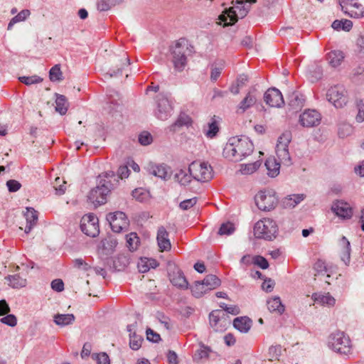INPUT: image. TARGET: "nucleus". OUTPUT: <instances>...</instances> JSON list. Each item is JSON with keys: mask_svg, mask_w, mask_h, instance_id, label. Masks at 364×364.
Instances as JSON below:
<instances>
[{"mask_svg": "<svg viewBox=\"0 0 364 364\" xmlns=\"http://www.w3.org/2000/svg\"><path fill=\"white\" fill-rule=\"evenodd\" d=\"M254 149L252 142L245 136H234L229 139L223 149V154L231 161H240L250 155Z\"/></svg>", "mask_w": 364, "mask_h": 364, "instance_id": "nucleus-1", "label": "nucleus"}, {"mask_svg": "<svg viewBox=\"0 0 364 364\" xmlns=\"http://www.w3.org/2000/svg\"><path fill=\"white\" fill-rule=\"evenodd\" d=\"M257 0H236L235 4L225 10L219 16V19L227 26L234 24L239 18H242L248 14L252 4Z\"/></svg>", "mask_w": 364, "mask_h": 364, "instance_id": "nucleus-2", "label": "nucleus"}, {"mask_svg": "<svg viewBox=\"0 0 364 364\" xmlns=\"http://www.w3.org/2000/svg\"><path fill=\"white\" fill-rule=\"evenodd\" d=\"M191 46L183 38L179 39L171 49V62L176 71L181 72L187 64V56L191 53Z\"/></svg>", "mask_w": 364, "mask_h": 364, "instance_id": "nucleus-3", "label": "nucleus"}, {"mask_svg": "<svg viewBox=\"0 0 364 364\" xmlns=\"http://www.w3.org/2000/svg\"><path fill=\"white\" fill-rule=\"evenodd\" d=\"M114 186L115 184L109 181L102 178V176L97 178V186L91 189L87 195L88 200L95 206L105 204L107 202V195Z\"/></svg>", "mask_w": 364, "mask_h": 364, "instance_id": "nucleus-4", "label": "nucleus"}, {"mask_svg": "<svg viewBox=\"0 0 364 364\" xmlns=\"http://www.w3.org/2000/svg\"><path fill=\"white\" fill-rule=\"evenodd\" d=\"M278 227L276 222L270 218H263L254 226V235L257 238L272 240L276 237Z\"/></svg>", "mask_w": 364, "mask_h": 364, "instance_id": "nucleus-5", "label": "nucleus"}, {"mask_svg": "<svg viewBox=\"0 0 364 364\" xmlns=\"http://www.w3.org/2000/svg\"><path fill=\"white\" fill-rule=\"evenodd\" d=\"M328 346L333 351L344 355L349 353L351 350L349 337L340 331L333 332L328 336Z\"/></svg>", "mask_w": 364, "mask_h": 364, "instance_id": "nucleus-6", "label": "nucleus"}, {"mask_svg": "<svg viewBox=\"0 0 364 364\" xmlns=\"http://www.w3.org/2000/svg\"><path fill=\"white\" fill-rule=\"evenodd\" d=\"M192 178L198 182H206L213 178L212 167L207 163L192 162L188 168Z\"/></svg>", "mask_w": 364, "mask_h": 364, "instance_id": "nucleus-7", "label": "nucleus"}, {"mask_svg": "<svg viewBox=\"0 0 364 364\" xmlns=\"http://www.w3.org/2000/svg\"><path fill=\"white\" fill-rule=\"evenodd\" d=\"M155 117L164 121L168 119L173 113V107L172 100L164 94H159L156 97Z\"/></svg>", "mask_w": 364, "mask_h": 364, "instance_id": "nucleus-8", "label": "nucleus"}, {"mask_svg": "<svg viewBox=\"0 0 364 364\" xmlns=\"http://www.w3.org/2000/svg\"><path fill=\"white\" fill-rule=\"evenodd\" d=\"M257 208L263 211L274 209L278 203L275 193L272 191H261L255 197Z\"/></svg>", "mask_w": 364, "mask_h": 364, "instance_id": "nucleus-9", "label": "nucleus"}, {"mask_svg": "<svg viewBox=\"0 0 364 364\" xmlns=\"http://www.w3.org/2000/svg\"><path fill=\"white\" fill-rule=\"evenodd\" d=\"M347 92L341 85L330 87L326 92L327 100L336 108H342L348 102Z\"/></svg>", "mask_w": 364, "mask_h": 364, "instance_id": "nucleus-10", "label": "nucleus"}, {"mask_svg": "<svg viewBox=\"0 0 364 364\" xmlns=\"http://www.w3.org/2000/svg\"><path fill=\"white\" fill-rule=\"evenodd\" d=\"M80 230L87 236L96 237L100 232L98 218L92 213L85 215L80 220Z\"/></svg>", "mask_w": 364, "mask_h": 364, "instance_id": "nucleus-11", "label": "nucleus"}, {"mask_svg": "<svg viewBox=\"0 0 364 364\" xmlns=\"http://www.w3.org/2000/svg\"><path fill=\"white\" fill-rule=\"evenodd\" d=\"M107 220L114 232H121L128 228L129 220L123 212L110 213L107 215Z\"/></svg>", "mask_w": 364, "mask_h": 364, "instance_id": "nucleus-12", "label": "nucleus"}, {"mask_svg": "<svg viewBox=\"0 0 364 364\" xmlns=\"http://www.w3.org/2000/svg\"><path fill=\"white\" fill-rule=\"evenodd\" d=\"M321 119V114L316 109H306L299 117V123L304 127L318 126Z\"/></svg>", "mask_w": 364, "mask_h": 364, "instance_id": "nucleus-13", "label": "nucleus"}, {"mask_svg": "<svg viewBox=\"0 0 364 364\" xmlns=\"http://www.w3.org/2000/svg\"><path fill=\"white\" fill-rule=\"evenodd\" d=\"M343 1H341V10L352 18L364 17V0L361 2L353 1L343 4Z\"/></svg>", "mask_w": 364, "mask_h": 364, "instance_id": "nucleus-14", "label": "nucleus"}, {"mask_svg": "<svg viewBox=\"0 0 364 364\" xmlns=\"http://www.w3.org/2000/svg\"><path fill=\"white\" fill-rule=\"evenodd\" d=\"M264 101L272 107H281L284 104L282 92L275 87L269 88L264 92Z\"/></svg>", "mask_w": 364, "mask_h": 364, "instance_id": "nucleus-15", "label": "nucleus"}, {"mask_svg": "<svg viewBox=\"0 0 364 364\" xmlns=\"http://www.w3.org/2000/svg\"><path fill=\"white\" fill-rule=\"evenodd\" d=\"M256 92L257 89L255 87H252L250 89L244 99L237 105V113L243 114L255 105L257 102Z\"/></svg>", "mask_w": 364, "mask_h": 364, "instance_id": "nucleus-16", "label": "nucleus"}, {"mask_svg": "<svg viewBox=\"0 0 364 364\" xmlns=\"http://www.w3.org/2000/svg\"><path fill=\"white\" fill-rule=\"evenodd\" d=\"M331 210L338 216L343 218H350L353 212L349 204L342 200H336L333 203Z\"/></svg>", "mask_w": 364, "mask_h": 364, "instance_id": "nucleus-17", "label": "nucleus"}, {"mask_svg": "<svg viewBox=\"0 0 364 364\" xmlns=\"http://www.w3.org/2000/svg\"><path fill=\"white\" fill-rule=\"evenodd\" d=\"M171 282L178 288L187 289L188 288V282L186 280L183 272L177 267H174L173 269L168 273Z\"/></svg>", "mask_w": 364, "mask_h": 364, "instance_id": "nucleus-18", "label": "nucleus"}, {"mask_svg": "<svg viewBox=\"0 0 364 364\" xmlns=\"http://www.w3.org/2000/svg\"><path fill=\"white\" fill-rule=\"evenodd\" d=\"M146 169L150 174L164 180H167L171 177L170 168L165 164H149Z\"/></svg>", "mask_w": 364, "mask_h": 364, "instance_id": "nucleus-19", "label": "nucleus"}, {"mask_svg": "<svg viewBox=\"0 0 364 364\" xmlns=\"http://www.w3.org/2000/svg\"><path fill=\"white\" fill-rule=\"evenodd\" d=\"M156 239L161 251H167L171 249V245L168 239V232L164 226L159 228Z\"/></svg>", "mask_w": 364, "mask_h": 364, "instance_id": "nucleus-20", "label": "nucleus"}, {"mask_svg": "<svg viewBox=\"0 0 364 364\" xmlns=\"http://www.w3.org/2000/svg\"><path fill=\"white\" fill-rule=\"evenodd\" d=\"M339 245L341 247V260L348 265L350 261V244L348 240L345 237L342 236L339 241Z\"/></svg>", "mask_w": 364, "mask_h": 364, "instance_id": "nucleus-21", "label": "nucleus"}, {"mask_svg": "<svg viewBox=\"0 0 364 364\" xmlns=\"http://www.w3.org/2000/svg\"><path fill=\"white\" fill-rule=\"evenodd\" d=\"M288 105L294 110L300 109L304 105L305 98L304 95L298 92H294L288 96Z\"/></svg>", "mask_w": 364, "mask_h": 364, "instance_id": "nucleus-22", "label": "nucleus"}, {"mask_svg": "<svg viewBox=\"0 0 364 364\" xmlns=\"http://www.w3.org/2000/svg\"><path fill=\"white\" fill-rule=\"evenodd\" d=\"M311 298L316 303L323 306H333L336 304V299L329 293L325 294L314 293Z\"/></svg>", "mask_w": 364, "mask_h": 364, "instance_id": "nucleus-23", "label": "nucleus"}, {"mask_svg": "<svg viewBox=\"0 0 364 364\" xmlns=\"http://www.w3.org/2000/svg\"><path fill=\"white\" fill-rule=\"evenodd\" d=\"M25 217L27 224L24 231L26 233H28L31 232L33 226H35L37 223V212L33 208H27L26 213H25Z\"/></svg>", "mask_w": 364, "mask_h": 364, "instance_id": "nucleus-24", "label": "nucleus"}, {"mask_svg": "<svg viewBox=\"0 0 364 364\" xmlns=\"http://www.w3.org/2000/svg\"><path fill=\"white\" fill-rule=\"evenodd\" d=\"M252 326V321L246 317H237L233 321V326L242 333H247Z\"/></svg>", "mask_w": 364, "mask_h": 364, "instance_id": "nucleus-25", "label": "nucleus"}, {"mask_svg": "<svg viewBox=\"0 0 364 364\" xmlns=\"http://www.w3.org/2000/svg\"><path fill=\"white\" fill-rule=\"evenodd\" d=\"M267 305L270 312L282 314L284 311V306L279 296H274L267 301Z\"/></svg>", "mask_w": 364, "mask_h": 364, "instance_id": "nucleus-26", "label": "nucleus"}, {"mask_svg": "<svg viewBox=\"0 0 364 364\" xmlns=\"http://www.w3.org/2000/svg\"><path fill=\"white\" fill-rule=\"evenodd\" d=\"M343 59L344 55L341 50H332L329 52L326 56L328 64L333 68L340 65Z\"/></svg>", "mask_w": 364, "mask_h": 364, "instance_id": "nucleus-27", "label": "nucleus"}, {"mask_svg": "<svg viewBox=\"0 0 364 364\" xmlns=\"http://www.w3.org/2000/svg\"><path fill=\"white\" fill-rule=\"evenodd\" d=\"M304 199L303 194L289 195L282 200V205L284 208H293Z\"/></svg>", "mask_w": 364, "mask_h": 364, "instance_id": "nucleus-28", "label": "nucleus"}, {"mask_svg": "<svg viewBox=\"0 0 364 364\" xmlns=\"http://www.w3.org/2000/svg\"><path fill=\"white\" fill-rule=\"evenodd\" d=\"M191 117L185 113H181L178 116L177 120L169 127L171 132H175L177 131V128H180L183 126H189L191 124Z\"/></svg>", "mask_w": 364, "mask_h": 364, "instance_id": "nucleus-29", "label": "nucleus"}, {"mask_svg": "<svg viewBox=\"0 0 364 364\" xmlns=\"http://www.w3.org/2000/svg\"><path fill=\"white\" fill-rule=\"evenodd\" d=\"M267 174L271 177H275L279 173L280 164L274 158H268L265 161Z\"/></svg>", "mask_w": 364, "mask_h": 364, "instance_id": "nucleus-30", "label": "nucleus"}, {"mask_svg": "<svg viewBox=\"0 0 364 364\" xmlns=\"http://www.w3.org/2000/svg\"><path fill=\"white\" fill-rule=\"evenodd\" d=\"M5 279L9 282V285L14 289L22 288L26 285V279L18 274L9 275Z\"/></svg>", "mask_w": 364, "mask_h": 364, "instance_id": "nucleus-31", "label": "nucleus"}, {"mask_svg": "<svg viewBox=\"0 0 364 364\" xmlns=\"http://www.w3.org/2000/svg\"><path fill=\"white\" fill-rule=\"evenodd\" d=\"M159 266V262L154 259L144 258L141 259L138 264V269L140 272L145 273L151 268H156Z\"/></svg>", "mask_w": 364, "mask_h": 364, "instance_id": "nucleus-32", "label": "nucleus"}, {"mask_svg": "<svg viewBox=\"0 0 364 364\" xmlns=\"http://www.w3.org/2000/svg\"><path fill=\"white\" fill-rule=\"evenodd\" d=\"M55 99V111L60 113L61 115L65 114L68 108V103L65 96L63 95L56 94Z\"/></svg>", "mask_w": 364, "mask_h": 364, "instance_id": "nucleus-33", "label": "nucleus"}, {"mask_svg": "<svg viewBox=\"0 0 364 364\" xmlns=\"http://www.w3.org/2000/svg\"><path fill=\"white\" fill-rule=\"evenodd\" d=\"M201 282L208 291L214 289L220 285V279L213 274L207 275Z\"/></svg>", "mask_w": 364, "mask_h": 364, "instance_id": "nucleus-34", "label": "nucleus"}, {"mask_svg": "<svg viewBox=\"0 0 364 364\" xmlns=\"http://www.w3.org/2000/svg\"><path fill=\"white\" fill-rule=\"evenodd\" d=\"M75 321V316L72 314H58L54 316V322L60 326H65L71 324Z\"/></svg>", "mask_w": 364, "mask_h": 364, "instance_id": "nucleus-35", "label": "nucleus"}, {"mask_svg": "<svg viewBox=\"0 0 364 364\" xmlns=\"http://www.w3.org/2000/svg\"><path fill=\"white\" fill-rule=\"evenodd\" d=\"M276 152L279 159L281 161L282 163L287 166H289L291 164V157L288 147L276 146Z\"/></svg>", "mask_w": 364, "mask_h": 364, "instance_id": "nucleus-36", "label": "nucleus"}, {"mask_svg": "<svg viewBox=\"0 0 364 364\" xmlns=\"http://www.w3.org/2000/svg\"><path fill=\"white\" fill-rule=\"evenodd\" d=\"M220 314H222V310H213L209 314L210 325L215 331H220L219 328H222Z\"/></svg>", "mask_w": 364, "mask_h": 364, "instance_id": "nucleus-37", "label": "nucleus"}, {"mask_svg": "<svg viewBox=\"0 0 364 364\" xmlns=\"http://www.w3.org/2000/svg\"><path fill=\"white\" fill-rule=\"evenodd\" d=\"M174 178L181 185L187 186L191 181L192 176L188 171L181 169L174 175Z\"/></svg>", "mask_w": 364, "mask_h": 364, "instance_id": "nucleus-38", "label": "nucleus"}, {"mask_svg": "<svg viewBox=\"0 0 364 364\" xmlns=\"http://www.w3.org/2000/svg\"><path fill=\"white\" fill-rule=\"evenodd\" d=\"M331 26L334 30L336 31L343 30L346 31H348L351 29L353 26V23L351 21L348 19L335 20L332 23Z\"/></svg>", "mask_w": 364, "mask_h": 364, "instance_id": "nucleus-39", "label": "nucleus"}, {"mask_svg": "<svg viewBox=\"0 0 364 364\" xmlns=\"http://www.w3.org/2000/svg\"><path fill=\"white\" fill-rule=\"evenodd\" d=\"M123 0H100L97 2V9L100 11H105L110 9L112 6L122 2Z\"/></svg>", "mask_w": 364, "mask_h": 364, "instance_id": "nucleus-40", "label": "nucleus"}, {"mask_svg": "<svg viewBox=\"0 0 364 364\" xmlns=\"http://www.w3.org/2000/svg\"><path fill=\"white\" fill-rule=\"evenodd\" d=\"M127 247L131 251H134L137 249L139 243V238L137 236L136 232H131L129 235H127Z\"/></svg>", "mask_w": 364, "mask_h": 364, "instance_id": "nucleus-41", "label": "nucleus"}, {"mask_svg": "<svg viewBox=\"0 0 364 364\" xmlns=\"http://www.w3.org/2000/svg\"><path fill=\"white\" fill-rule=\"evenodd\" d=\"M191 291L193 295L196 298L201 297L205 294L208 290L204 287L201 281L195 282L194 284L191 287Z\"/></svg>", "mask_w": 364, "mask_h": 364, "instance_id": "nucleus-42", "label": "nucleus"}, {"mask_svg": "<svg viewBox=\"0 0 364 364\" xmlns=\"http://www.w3.org/2000/svg\"><path fill=\"white\" fill-rule=\"evenodd\" d=\"M261 163L259 161H257L252 164H242L240 171L243 174H251L257 171Z\"/></svg>", "mask_w": 364, "mask_h": 364, "instance_id": "nucleus-43", "label": "nucleus"}, {"mask_svg": "<svg viewBox=\"0 0 364 364\" xmlns=\"http://www.w3.org/2000/svg\"><path fill=\"white\" fill-rule=\"evenodd\" d=\"M129 346L130 348L134 350L139 349L143 341V338L141 336H138L136 332H133V334H129Z\"/></svg>", "mask_w": 364, "mask_h": 364, "instance_id": "nucleus-44", "label": "nucleus"}, {"mask_svg": "<svg viewBox=\"0 0 364 364\" xmlns=\"http://www.w3.org/2000/svg\"><path fill=\"white\" fill-rule=\"evenodd\" d=\"M291 141V133L289 131L284 132L278 139L277 146L288 147Z\"/></svg>", "mask_w": 364, "mask_h": 364, "instance_id": "nucleus-45", "label": "nucleus"}, {"mask_svg": "<svg viewBox=\"0 0 364 364\" xmlns=\"http://www.w3.org/2000/svg\"><path fill=\"white\" fill-rule=\"evenodd\" d=\"M235 231L234 225L232 223L228 222L225 223H223L219 230L218 234L220 235H230Z\"/></svg>", "mask_w": 364, "mask_h": 364, "instance_id": "nucleus-46", "label": "nucleus"}, {"mask_svg": "<svg viewBox=\"0 0 364 364\" xmlns=\"http://www.w3.org/2000/svg\"><path fill=\"white\" fill-rule=\"evenodd\" d=\"M62 75L59 65H54L49 72L50 80L53 82L62 80Z\"/></svg>", "mask_w": 364, "mask_h": 364, "instance_id": "nucleus-47", "label": "nucleus"}, {"mask_svg": "<svg viewBox=\"0 0 364 364\" xmlns=\"http://www.w3.org/2000/svg\"><path fill=\"white\" fill-rule=\"evenodd\" d=\"M314 270L316 272L315 276L316 275H323L325 273L328 272V269L326 264V262L322 259H318L314 264Z\"/></svg>", "mask_w": 364, "mask_h": 364, "instance_id": "nucleus-48", "label": "nucleus"}, {"mask_svg": "<svg viewBox=\"0 0 364 364\" xmlns=\"http://www.w3.org/2000/svg\"><path fill=\"white\" fill-rule=\"evenodd\" d=\"M19 80L26 85L37 84L43 81V78L38 75L22 76L19 77Z\"/></svg>", "mask_w": 364, "mask_h": 364, "instance_id": "nucleus-49", "label": "nucleus"}, {"mask_svg": "<svg viewBox=\"0 0 364 364\" xmlns=\"http://www.w3.org/2000/svg\"><path fill=\"white\" fill-rule=\"evenodd\" d=\"M92 358L96 360L97 364H110L109 358L106 353H93Z\"/></svg>", "mask_w": 364, "mask_h": 364, "instance_id": "nucleus-50", "label": "nucleus"}, {"mask_svg": "<svg viewBox=\"0 0 364 364\" xmlns=\"http://www.w3.org/2000/svg\"><path fill=\"white\" fill-rule=\"evenodd\" d=\"M323 75L322 69L321 67L316 65L309 70V77L311 82H314L321 78Z\"/></svg>", "mask_w": 364, "mask_h": 364, "instance_id": "nucleus-51", "label": "nucleus"}, {"mask_svg": "<svg viewBox=\"0 0 364 364\" xmlns=\"http://www.w3.org/2000/svg\"><path fill=\"white\" fill-rule=\"evenodd\" d=\"M252 263L262 269H266L269 267L268 261L264 257L260 255L253 257Z\"/></svg>", "mask_w": 364, "mask_h": 364, "instance_id": "nucleus-52", "label": "nucleus"}, {"mask_svg": "<svg viewBox=\"0 0 364 364\" xmlns=\"http://www.w3.org/2000/svg\"><path fill=\"white\" fill-rule=\"evenodd\" d=\"M281 353L282 347L280 345L270 346L269 348V360H278Z\"/></svg>", "mask_w": 364, "mask_h": 364, "instance_id": "nucleus-53", "label": "nucleus"}, {"mask_svg": "<svg viewBox=\"0 0 364 364\" xmlns=\"http://www.w3.org/2000/svg\"><path fill=\"white\" fill-rule=\"evenodd\" d=\"M208 129L205 132V135L209 138H213L216 136L219 131V127L215 120H212L211 122L208 123Z\"/></svg>", "mask_w": 364, "mask_h": 364, "instance_id": "nucleus-54", "label": "nucleus"}, {"mask_svg": "<svg viewBox=\"0 0 364 364\" xmlns=\"http://www.w3.org/2000/svg\"><path fill=\"white\" fill-rule=\"evenodd\" d=\"M220 326L222 328H219L220 331H225L230 325V318L227 312H225L222 310V314H220Z\"/></svg>", "mask_w": 364, "mask_h": 364, "instance_id": "nucleus-55", "label": "nucleus"}, {"mask_svg": "<svg viewBox=\"0 0 364 364\" xmlns=\"http://www.w3.org/2000/svg\"><path fill=\"white\" fill-rule=\"evenodd\" d=\"M0 321L9 326L14 327L17 324V318L14 314H6V316L1 318Z\"/></svg>", "mask_w": 364, "mask_h": 364, "instance_id": "nucleus-56", "label": "nucleus"}, {"mask_svg": "<svg viewBox=\"0 0 364 364\" xmlns=\"http://www.w3.org/2000/svg\"><path fill=\"white\" fill-rule=\"evenodd\" d=\"M139 142L143 146H147L152 142V136L149 132H144L139 136Z\"/></svg>", "mask_w": 364, "mask_h": 364, "instance_id": "nucleus-57", "label": "nucleus"}, {"mask_svg": "<svg viewBox=\"0 0 364 364\" xmlns=\"http://www.w3.org/2000/svg\"><path fill=\"white\" fill-rule=\"evenodd\" d=\"M196 202L197 198L196 197L190 199H186L180 203L179 207L181 210H186L192 208L194 205H196Z\"/></svg>", "mask_w": 364, "mask_h": 364, "instance_id": "nucleus-58", "label": "nucleus"}, {"mask_svg": "<svg viewBox=\"0 0 364 364\" xmlns=\"http://www.w3.org/2000/svg\"><path fill=\"white\" fill-rule=\"evenodd\" d=\"M212 350L210 347L205 346L204 344H201L200 346V349L198 350L197 353L199 358H208L210 355V353H212Z\"/></svg>", "mask_w": 364, "mask_h": 364, "instance_id": "nucleus-59", "label": "nucleus"}, {"mask_svg": "<svg viewBox=\"0 0 364 364\" xmlns=\"http://www.w3.org/2000/svg\"><path fill=\"white\" fill-rule=\"evenodd\" d=\"M51 288L57 292L63 291L64 289V283L63 280L60 279H55L53 280L51 282Z\"/></svg>", "mask_w": 364, "mask_h": 364, "instance_id": "nucleus-60", "label": "nucleus"}, {"mask_svg": "<svg viewBox=\"0 0 364 364\" xmlns=\"http://www.w3.org/2000/svg\"><path fill=\"white\" fill-rule=\"evenodd\" d=\"M6 186L10 192H16L21 187V184L18 181L13 179L9 180L6 182Z\"/></svg>", "mask_w": 364, "mask_h": 364, "instance_id": "nucleus-61", "label": "nucleus"}, {"mask_svg": "<svg viewBox=\"0 0 364 364\" xmlns=\"http://www.w3.org/2000/svg\"><path fill=\"white\" fill-rule=\"evenodd\" d=\"M146 338L147 340L153 343H157L161 339L160 335L151 328L146 330Z\"/></svg>", "mask_w": 364, "mask_h": 364, "instance_id": "nucleus-62", "label": "nucleus"}, {"mask_svg": "<svg viewBox=\"0 0 364 364\" xmlns=\"http://www.w3.org/2000/svg\"><path fill=\"white\" fill-rule=\"evenodd\" d=\"M274 284L275 282L273 279L270 278L265 279L262 284V288L264 291L267 292H271L274 289Z\"/></svg>", "mask_w": 364, "mask_h": 364, "instance_id": "nucleus-63", "label": "nucleus"}, {"mask_svg": "<svg viewBox=\"0 0 364 364\" xmlns=\"http://www.w3.org/2000/svg\"><path fill=\"white\" fill-rule=\"evenodd\" d=\"M73 262H74L75 267L78 268L80 269L87 271L90 268V267L88 265V264L87 262H85V261L81 258L75 259L73 261Z\"/></svg>", "mask_w": 364, "mask_h": 364, "instance_id": "nucleus-64", "label": "nucleus"}]
</instances>
